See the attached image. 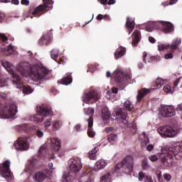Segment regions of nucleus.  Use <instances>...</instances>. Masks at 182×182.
Masks as SVG:
<instances>
[{
    "label": "nucleus",
    "mask_w": 182,
    "mask_h": 182,
    "mask_svg": "<svg viewBox=\"0 0 182 182\" xmlns=\"http://www.w3.org/2000/svg\"><path fill=\"white\" fill-rule=\"evenodd\" d=\"M134 167V158L133 156H128L124 159L122 162L118 163L114 168L111 170V174L114 173L130 174L133 171Z\"/></svg>",
    "instance_id": "obj_3"
},
{
    "label": "nucleus",
    "mask_w": 182,
    "mask_h": 182,
    "mask_svg": "<svg viewBox=\"0 0 182 182\" xmlns=\"http://www.w3.org/2000/svg\"><path fill=\"white\" fill-rule=\"evenodd\" d=\"M160 57L158 55L153 56L150 54H147V53H144V62L145 63H153V62H156V60H158Z\"/></svg>",
    "instance_id": "obj_21"
},
{
    "label": "nucleus",
    "mask_w": 182,
    "mask_h": 182,
    "mask_svg": "<svg viewBox=\"0 0 182 182\" xmlns=\"http://www.w3.org/2000/svg\"><path fill=\"white\" fill-rule=\"evenodd\" d=\"M149 160H151V161H157V160H159V156H157L156 155H151L149 156Z\"/></svg>",
    "instance_id": "obj_51"
},
{
    "label": "nucleus",
    "mask_w": 182,
    "mask_h": 182,
    "mask_svg": "<svg viewBox=\"0 0 182 182\" xmlns=\"http://www.w3.org/2000/svg\"><path fill=\"white\" fill-rule=\"evenodd\" d=\"M5 21V14L4 13H0V23Z\"/></svg>",
    "instance_id": "obj_57"
},
{
    "label": "nucleus",
    "mask_w": 182,
    "mask_h": 182,
    "mask_svg": "<svg viewBox=\"0 0 182 182\" xmlns=\"http://www.w3.org/2000/svg\"><path fill=\"white\" fill-rule=\"evenodd\" d=\"M45 151H46V144H43L38 151V154L41 157H42V154H43V153H45Z\"/></svg>",
    "instance_id": "obj_48"
},
{
    "label": "nucleus",
    "mask_w": 182,
    "mask_h": 182,
    "mask_svg": "<svg viewBox=\"0 0 182 182\" xmlns=\"http://www.w3.org/2000/svg\"><path fill=\"white\" fill-rule=\"evenodd\" d=\"M21 5H26V6H28V5H29V0H21Z\"/></svg>",
    "instance_id": "obj_59"
},
{
    "label": "nucleus",
    "mask_w": 182,
    "mask_h": 182,
    "mask_svg": "<svg viewBox=\"0 0 182 182\" xmlns=\"http://www.w3.org/2000/svg\"><path fill=\"white\" fill-rule=\"evenodd\" d=\"M106 166H107V161L105 159L99 160L95 164V166L94 167V171H99V170H103V168H105Z\"/></svg>",
    "instance_id": "obj_22"
},
{
    "label": "nucleus",
    "mask_w": 182,
    "mask_h": 182,
    "mask_svg": "<svg viewBox=\"0 0 182 182\" xmlns=\"http://www.w3.org/2000/svg\"><path fill=\"white\" fill-rule=\"evenodd\" d=\"M156 177H157L159 181H160L161 180V171L156 170Z\"/></svg>",
    "instance_id": "obj_55"
},
{
    "label": "nucleus",
    "mask_w": 182,
    "mask_h": 182,
    "mask_svg": "<svg viewBox=\"0 0 182 182\" xmlns=\"http://www.w3.org/2000/svg\"><path fill=\"white\" fill-rule=\"evenodd\" d=\"M6 86V80L4 78L0 79V87Z\"/></svg>",
    "instance_id": "obj_54"
},
{
    "label": "nucleus",
    "mask_w": 182,
    "mask_h": 182,
    "mask_svg": "<svg viewBox=\"0 0 182 182\" xmlns=\"http://www.w3.org/2000/svg\"><path fill=\"white\" fill-rule=\"evenodd\" d=\"M52 174V171H45L44 173L42 171L36 172L33 178L35 181L42 182L46 178V177H49Z\"/></svg>",
    "instance_id": "obj_17"
},
{
    "label": "nucleus",
    "mask_w": 182,
    "mask_h": 182,
    "mask_svg": "<svg viewBox=\"0 0 182 182\" xmlns=\"http://www.w3.org/2000/svg\"><path fill=\"white\" fill-rule=\"evenodd\" d=\"M178 85V81H176L174 83H173V88L172 89L171 87L168 85H165L164 87V91L166 92V93H170L171 95H173V93L174 92V91H176L178 89H177V85Z\"/></svg>",
    "instance_id": "obj_29"
},
{
    "label": "nucleus",
    "mask_w": 182,
    "mask_h": 182,
    "mask_svg": "<svg viewBox=\"0 0 182 182\" xmlns=\"http://www.w3.org/2000/svg\"><path fill=\"white\" fill-rule=\"evenodd\" d=\"M141 167L145 171H149V170L151 168V166H150V164H149V160H147V159H144L142 160Z\"/></svg>",
    "instance_id": "obj_38"
},
{
    "label": "nucleus",
    "mask_w": 182,
    "mask_h": 182,
    "mask_svg": "<svg viewBox=\"0 0 182 182\" xmlns=\"http://www.w3.org/2000/svg\"><path fill=\"white\" fill-rule=\"evenodd\" d=\"M173 56L174 55L171 53H166V54L164 55V58L166 60H168V59H173Z\"/></svg>",
    "instance_id": "obj_52"
},
{
    "label": "nucleus",
    "mask_w": 182,
    "mask_h": 182,
    "mask_svg": "<svg viewBox=\"0 0 182 182\" xmlns=\"http://www.w3.org/2000/svg\"><path fill=\"white\" fill-rule=\"evenodd\" d=\"M158 133L164 139L173 138L177 136V130L171 126H164L158 128Z\"/></svg>",
    "instance_id": "obj_9"
},
{
    "label": "nucleus",
    "mask_w": 182,
    "mask_h": 182,
    "mask_svg": "<svg viewBox=\"0 0 182 182\" xmlns=\"http://www.w3.org/2000/svg\"><path fill=\"white\" fill-rule=\"evenodd\" d=\"M117 134H112L108 136V141L110 144H114L117 141Z\"/></svg>",
    "instance_id": "obj_41"
},
{
    "label": "nucleus",
    "mask_w": 182,
    "mask_h": 182,
    "mask_svg": "<svg viewBox=\"0 0 182 182\" xmlns=\"http://www.w3.org/2000/svg\"><path fill=\"white\" fill-rule=\"evenodd\" d=\"M99 151V148L97 146L95 147L91 151L88 153V157L90 160H97V156L96 154Z\"/></svg>",
    "instance_id": "obj_36"
},
{
    "label": "nucleus",
    "mask_w": 182,
    "mask_h": 182,
    "mask_svg": "<svg viewBox=\"0 0 182 182\" xmlns=\"http://www.w3.org/2000/svg\"><path fill=\"white\" fill-rule=\"evenodd\" d=\"M21 127L22 129V130H28V129L29 128V125H28L27 124H23L21 125Z\"/></svg>",
    "instance_id": "obj_58"
},
{
    "label": "nucleus",
    "mask_w": 182,
    "mask_h": 182,
    "mask_svg": "<svg viewBox=\"0 0 182 182\" xmlns=\"http://www.w3.org/2000/svg\"><path fill=\"white\" fill-rule=\"evenodd\" d=\"M112 78L114 79L115 82H117L119 86H122L126 85L127 80L130 79V74L126 75L122 68H117L112 73Z\"/></svg>",
    "instance_id": "obj_6"
},
{
    "label": "nucleus",
    "mask_w": 182,
    "mask_h": 182,
    "mask_svg": "<svg viewBox=\"0 0 182 182\" xmlns=\"http://www.w3.org/2000/svg\"><path fill=\"white\" fill-rule=\"evenodd\" d=\"M75 176L72 175V172H65L63 175L62 182H73Z\"/></svg>",
    "instance_id": "obj_32"
},
{
    "label": "nucleus",
    "mask_w": 182,
    "mask_h": 182,
    "mask_svg": "<svg viewBox=\"0 0 182 182\" xmlns=\"http://www.w3.org/2000/svg\"><path fill=\"white\" fill-rule=\"evenodd\" d=\"M99 99H100V94L93 90L85 92L82 96V102L87 105H92Z\"/></svg>",
    "instance_id": "obj_10"
},
{
    "label": "nucleus",
    "mask_w": 182,
    "mask_h": 182,
    "mask_svg": "<svg viewBox=\"0 0 182 182\" xmlns=\"http://www.w3.org/2000/svg\"><path fill=\"white\" fill-rule=\"evenodd\" d=\"M40 165L41 161H39V158H38V156H34L32 159L28 160L26 168H24V172L31 174L32 171H33L35 168H38Z\"/></svg>",
    "instance_id": "obj_15"
},
{
    "label": "nucleus",
    "mask_w": 182,
    "mask_h": 182,
    "mask_svg": "<svg viewBox=\"0 0 182 182\" xmlns=\"http://www.w3.org/2000/svg\"><path fill=\"white\" fill-rule=\"evenodd\" d=\"M52 41V38L50 36L46 35V36H43L42 38H40L38 41V44L41 46H44L46 45H48V43H50Z\"/></svg>",
    "instance_id": "obj_30"
},
{
    "label": "nucleus",
    "mask_w": 182,
    "mask_h": 182,
    "mask_svg": "<svg viewBox=\"0 0 182 182\" xmlns=\"http://www.w3.org/2000/svg\"><path fill=\"white\" fill-rule=\"evenodd\" d=\"M0 97H1V99L5 100V99H6L7 95L5 92H0Z\"/></svg>",
    "instance_id": "obj_60"
},
{
    "label": "nucleus",
    "mask_w": 182,
    "mask_h": 182,
    "mask_svg": "<svg viewBox=\"0 0 182 182\" xmlns=\"http://www.w3.org/2000/svg\"><path fill=\"white\" fill-rule=\"evenodd\" d=\"M124 107L127 112H132L133 109H134V106H133V103L132 102L127 100L124 102Z\"/></svg>",
    "instance_id": "obj_39"
},
{
    "label": "nucleus",
    "mask_w": 182,
    "mask_h": 182,
    "mask_svg": "<svg viewBox=\"0 0 182 182\" xmlns=\"http://www.w3.org/2000/svg\"><path fill=\"white\" fill-rule=\"evenodd\" d=\"M163 177L165 181H170L171 180V175L170 173H165L163 174Z\"/></svg>",
    "instance_id": "obj_49"
},
{
    "label": "nucleus",
    "mask_w": 182,
    "mask_h": 182,
    "mask_svg": "<svg viewBox=\"0 0 182 182\" xmlns=\"http://www.w3.org/2000/svg\"><path fill=\"white\" fill-rule=\"evenodd\" d=\"M149 41L151 43H156V39L153 37H149Z\"/></svg>",
    "instance_id": "obj_63"
},
{
    "label": "nucleus",
    "mask_w": 182,
    "mask_h": 182,
    "mask_svg": "<svg viewBox=\"0 0 182 182\" xmlns=\"http://www.w3.org/2000/svg\"><path fill=\"white\" fill-rule=\"evenodd\" d=\"M29 136L18 138L14 143V147L17 151H26L29 150Z\"/></svg>",
    "instance_id": "obj_8"
},
{
    "label": "nucleus",
    "mask_w": 182,
    "mask_h": 182,
    "mask_svg": "<svg viewBox=\"0 0 182 182\" xmlns=\"http://www.w3.org/2000/svg\"><path fill=\"white\" fill-rule=\"evenodd\" d=\"M132 46H137V43L140 42V39H141V33H140V30L136 29L132 33Z\"/></svg>",
    "instance_id": "obj_19"
},
{
    "label": "nucleus",
    "mask_w": 182,
    "mask_h": 182,
    "mask_svg": "<svg viewBox=\"0 0 182 182\" xmlns=\"http://www.w3.org/2000/svg\"><path fill=\"white\" fill-rule=\"evenodd\" d=\"M160 28V21H150L147 23L146 29L147 32H153L154 29H159Z\"/></svg>",
    "instance_id": "obj_20"
},
{
    "label": "nucleus",
    "mask_w": 182,
    "mask_h": 182,
    "mask_svg": "<svg viewBox=\"0 0 182 182\" xmlns=\"http://www.w3.org/2000/svg\"><path fill=\"white\" fill-rule=\"evenodd\" d=\"M16 72L21 73L24 77H31L34 82H41L45 79L46 75L49 73V69L43 66L40 65H33L29 71L23 72L21 65H18L16 68Z\"/></svg>",
    "instance_id": "obj_1"
},
{
    "label": "nucleus",
    "mask_w": 182,
    "mask_h": 182,
    "mask_svg": "<svg viewBox=\"0 0 182 182\" xmlns=\"http://www.w3.org/2000/svg\"><path fill=\"white\" fill-rule=\"evenodd\" d=\"M148 93H150V90L143 88L141 90H139L136 97L137 102H141V99L144 98L146 96V95H148Z\"/></svg>",
    "instance_id": "obj_33"
},
{
    "label": "nucleus",
    "mask_w": 182,
    "mask_h": 182,
    "mask_svg": "<svg viewBox=\"0 0 182 182\" xmlns=\"http://www.w3.org/2000/svg\"><path fill=\"white\" fill-rule=\"evenodd\" d=\"M68 167L71 173L77 174V173L82 170V167H83V164H82V158L76 156L69 159Z\"/></svg>",
    "instance_id": "obj_7"
},
{
    "label": "nucleus",
    "mask_w": 182,
    "mask_h": 182,
    "mask_svg": "<svg viewBox=\"0 0 182 182\" xmlns=\"http://www.w3.org/2000/svg\"><path fill=\"white\" fill-rule=\"evenodd\" d=\"M88 123V129H87V134L91 139L96 136V132L93 130V117H90V118L87 120Z\"/></svg>",
    "instance_id": "obj_18"
},
{
    "label": "nucleus",
    "mask_w": 182,
    "mask_h": 182,
    "mask_svg": "<svg viewBox=\"0 0 182 182\" xmlns=\"http://www.w3.org/2000/svg\"><path fill=\"white\" fill-rule=\"evenodd\" d=\"M119 93V89L117 87H112L111 91H107L106 94L107 99H113L114 100H117V97L116 95Z\"/></svg>",
    "instance_id": "obj_24"
},
{
    "label": "nucleus",
    "mask_w": 182,
    "mask_h": 182,
    "mask_svg": "<svg viewBox=\"0 0 182 182\" xmlns=\"http://www.w3.org/2000/svg\"><path fill=\"white\" fill-rule=\"evenodd\" d=\"M92 172L90 169L84 170L80 173V177H87V180L85 182H95L93 178H92Z\"/></svg>",
    "instance_id": "obj_27"
},
{
    "label": "nucleus",
    "mask_w": 182,
    "mask_h": 182,
    "mask_svg": "<svg viewBox=\"0 0 182 182\" xmlns=\"http://www.w3.org/2000/svg\"><path fill=\"white\" fill-rule=\"evenodd\" d=\"M153 149H154V146L152 144H149L146 147V150L148 151H151V150H153Z\"/></svg>",
    "instance_id": "obj_61"
},
{
    "label": "nucleus",
    "mask_w": 182,
    "mask_h": 182,
    "mask_svg": "<svg viewBox=\"0 0 182 182\" xmlns=\"http://www.w3.org/2000/svg\"><path fill=\"white\" fill-rule=\"evenodd\" d=\"M163 85H164V80L163 78H156L155 82L152 83V87L154 90H157V89H160Z\"/></svg>",
    "instance_id": "obj_31"
},
{
    "label": "nucleus",
    "mask_w": 182,
    "mask_h": 182,
    "mask_svg": "<svg viewBox=\"0 0 182 182\" xmlns=\"http://www.w3.org/2000/svg\"><path fill=\"white\" fill-rule=\"evenodd\" d=\"M50 124H52V119H46L44 121V127H45L46 130H48V127H50Z\"/></svg>",
    "instance_id": "obj_47"
},
{
    "label": "nucleus",
    "mask_w": 182,
    "mask_h": 182,
    "mask_svg": "<svg viewBox=\"0 0 182 182\" xmlns=\"http://www.w3.org/2000/svg\"><path fill=\"white\" fill-rule=\"evenodd\" d=\"M72 82H73V80L72 79V75H70V74L67 75L62 79V85H65V86L70 85Z\"/></svg>",
    "instance_id": "obj_37"
},
{
    "label": "nucleus",
    "mask_w": 182,
    "mask_h": 182,
    "mask_svg": "<svg viewBox=\"0 0 182 182\" xmlns=\"http://www.w3.org/2000/svg\"><path fill=\"white\" fill-rule=\"evenodd\" d=\"M159 30L164 33H171L174 31V26L168 21H159Z\"/></svg>",
    "instance_id": "obj_16"
},
{
    "label": "nucleus",
    "mask_w": 182,
    "mask_h": 182,
    "mask_svg": "<svg viewBox=\"0 0 182 182\" xmlns=\"http://www.w3.org/2000/svg\"><path fill=\"white\" fill-rule=\"evenodd\" d=\"M0 41H2L4 43H6V41H8V37L4 33H0Z\"/></svg>",
    "instance_id": "obj_50"
},
{
    "label": "nucleus",
    "mask_w": 182,
    "mask_h": 182,
    "mask_svg": "<svg viewBox=\"0 0 182 182\" xmlns=\"http://www.w3.org/2000/svg\"><path fill=\"white\" fill-rule=\"evenodd\" d=\"M112 180V174L107 173L101 177L100 182H110Z\"/></svg>",
    "instance_id": "obj_44"
},
{
    "label": "nucleus",
    "mask_w": 182,
    "mask_h": 182,
    "mask_svg": "<svg viewBox=\"0 0 182 182\" xmlns=\"http://www.w3.org/2000/svg\"><path fill=\"white\" fill-rule=\"evenodd\" d=\"M50 56L51 59L56 60V59L59 58V50L56 48L53 49L50 53Z\"/></svg>",
    "instance_id": "obj_43"
},
{
    "label": "nucleus",
    "mask_w": 182,
    "mask_h": 182,
    "mask_svg": "<svg viewBox=\"0 0 182 182\" xmlns=\"http://www.w3.org/2000/svg\"><path fill=\"white\" fill-rule=\"evenodd\" d=\"M32 129L36 130V136H37V137L39 139H43V136H45L43 131H42L41 129H36V126H33Z\"/></svg>",
    "instance_id": "obj_40"
},
{
    "label": "nucleus",
    "mask_w": 182,
    "mask_h": 182,
    "mask_svg": "<svg viewBox=\"0 0 182 182\" xmlns=\"http://www.w3.org/2000/svg\"><path fill=\"white\" fill-rule=\"evenodd\" d=\"M75 129L76 132H82V130H83V129H82V125H80V124H77L75 126Z\"/></svg>",
    "instance_id": "obj_56"
},
{
    "label": "nucleus",
    "mask_w": 182,
    "mask_h": 182,
    "mask_svg": "<svg viewBox=\"0 0 182 182\" xmlns=\"http://www.w3.org/2000/svg\"><path fill=\"white\" fill-rule=\"evenodd\" d=\"M165 49H170V44L161 43L158 44V50H159V52H161V50H165Z\"/></svg>",
    "instance_id": "obj_42"
},
{
    "label": "nucleus",
    "mask_w": 182,
    "mask_h": 182,
    "mask_svg": "<svg viewBox=\"0 0 182 182\" xmlns=\"http://www.w3.org/2000/svg\"><path fill=\"white\" fill-rule=\"evenodd\" d=\"M6 50H7V52H9L11 55L12 52H14V46H12L11 44L9 45L8 48H6Z\"/></svg>",
    "instance_id": "obj_53"
},
{
    "label": "nucleus",
    "mask_w": 182,
    "mask_h": 182,
    "mask_svg": "<svg viewBox=\"0 0 182 182\" xmlns=\"http://www.w3.org/2000/svg\"><path fill=\"white\" fill-rule=\"evenodd\" d=\"M52 114V108L48 107L45 105L37 106V114L30 117L31 122H34V123H42L43 121V117L40 118L39 116H43L44 117H48Z\"/></svg>",
    "instance_id": "obj_5"
},
{
    "label": "nucleus",
    "mask_w": 182,
    "mask_h": 182,
    "mask_svg": "<svg viewBox=\"0 0 182 182\" xmlns=\"http://www.w3.org/2000/svg\"><path fill=\"white\" fill-rule=\"evenodd\" d=\"M11 4L13 5H19V0H11Z\"/></svg>",
    "instance_id": "obj_62"
},
{
    "label": "nucleus",
    "mask_w": 182,
    "mask_h": 182,
    "mask_svg": "<svg viewBox=\"0 0 182 182\" xmlns=\"http://www.w3.org/2000/svg\"><path fill=\"white\" fill-rule=\"evenodd\" d=\"M1 65L5 68L6 70L11 75V81L13 82V85H16L17 89H20L22 90L23 93L24 95H31L32 92H33V90L31 88V87H25L23 85H22V81H21V77L16 74V72H15L14 69L15 67L11 64L8 60H1Z\"/></svg>",
    "instance_id": "obj_2"
},
{
    "label": "nucleus",
    "mask_w": 182,
    "mask_h": 182,
    "mask_svg": "<svg viewBox=\"0 0 182 182\" xmlns=\"http://www.w3.org/2000/svg\"><path fill=\"white\" fill-rule=\"evenodd\" d=\"M50 147L58 151L60 149V141L58 138H52L50 140Z\"/></svg>",
    "instance_id": "obj_26"
},
{
    "label": "nucleus",
    "mask_w": 182,
    "mask_h": 182,
    "mask_svg": "<svg viewBox=\"0 0 182 182\" xmlns=\"http://www.w3.org/2000/svg\"><path fill=\"white\" fill-rule=\"evenodd\" d=\"M160 114L163 117H173L176 116V108L173 105H161Z\"/></svg>",
    "instance_id": "obj_13"
},
{
    "label": "nucleus",
    "mask_w": 182,
    "mask_h": 182,
    "mask_svg": "<svg viewBox=\"0 0 182 182\" xmlns=\"http://www.w3.org/2000/svg\"><path fill=\"white\" fill-rule=\"evenodd\" d=\"M84 112L85 114H87V116H93V114H95V109L92 108H85Z\"/></svg>",
    "instance_id": "obj_46"
},
{
    "label": "nucleus",
    "mask_w": 182,
    "mask_h": 182,
    "mask_svg": "<svg viewBox=\"0 0 182 182\" xmlns=\"http://www.w3.org/2000/svg\"><path fill=\"white\" fill-rule=\"evenodd\" d=\"M102 119L105 124H107V123H109V121L110 120V112H109L107 108L106 112H105V110H102Z\"/></svg>",
    "instance_id": "obj_35"
},
{
    "label": "nucleus",
    "mask_w": 182,
    "mask_h": 182,
    "mask_svg": "<svg viewBox=\"0 0 182 182\" xmlns=\"http://www.w3.org/2000/svg\"><path fill=\"white\" fill-rule=\"evenodd\" d=\"M180 45H181V39L176 38L173 41L171 45L169 44V49L171 50H176V49H177Z\"/></svg>",
    "instance_id": "obj_34"
},
{
    "label": "nucleus",
    "mask_w": 182,
    "mask_h": 182,
    "mask_svg": "<svg viewBox=\"0 0 182 182\" xmlns=\"http://www.w3.org/2000/svg\"><path fill=\"white\" fill-rule=\"evenodd\" d=\"M138 180L139 181H143L144 180V182H156V180L153 179L151 176H146L142 171L138 173Z\"/></svg>",
    "instance_id": "obj_23"
},
{
    "label": "nucleus",
    "mask_w": 182,
    "mask_h": 182,
    "mask_svg": "<svg viewBox=\"0 0 182 182\" xmlns=\"http://www.w3.org/2000/svg\"><path fill=\"white\" fill-rule=\"evenodd\" d=\"M43 4H41L38 6L36 7L32 12V15L36 18H39L41 16V12L46 11L48 8L52 9L53 5V1L52 0H43Z\"/></svg>",
    "instance_id": "obj_11"
},
{
    "label": "nucleus",
    "mask_w": 182,
    "mask_h": 182,
    "mask_svg": "<svg viewBox=\"0 0 182 182\" xmlns=\"http://www.w3.org/2000/svg\"><path fill=\"white\" fill-rule=\"evenodd\" d=\"M11 161L9 159L6 160L3 164H0V176L4 178H10L13 177L12 172H11Z\"/></svg>",
    "instance_id": "obj_12"
},
{
    "label": "nucleus",
    "mask_w": 182,
    "mask_h": 182,
    "mask_svg": "<svg viewBox=\"0 0 182 182\" xmlns=\"http://www.w3.org/2000/svg\"><path fill=\"white\" fill-rule=\"evenodd\" d=\"M114 117H117L118 123L119 124H127V114L123 113V110L118 107H115V109L112 113Z\"/></svg>",
    "instance_id": "obj_14"
},
{
    "label": "nucleus",
    "mask_w": 182,
    "mask_h": 182,
    "mask_svg": "<svg viewBox=\"0 0 182 182\" xmlns=\"http://www.w3.org/2000/svg\"><path fill=\"white\" fill-rule=\"evenodd\" d=\"M134 20L130 19V18L127 17V22H126V28L128 29V33L130 35L132 32L134 30Z\"/></svg>",
    "instance_id": "obj_25"
},
{
    "label": "nucleus",
    "mask_w": 182,
    "mask_h": 182,
    "mask_svg": "<svg viewBox=\"0 0 182 182\" xmlns=\"http://www.w3.org/2000/svg\"><path fill=\"white\" fill-rule=\"evenodd\" d=\"M124 55H126V48L124 47H119L114 52L115 59H120V58H123Z\"/></svg>",
    "instance_id": "obj_28"
},
{
    "label": "nucleus",
    "mask_w": 182,
    "mask_h": 182,
    "mask_svg": "<svg viewBox=\"0 0 182 182\" xmlns=\"http://www.w3.org/2000/svg\"><path fill=\"white\" fill-rule=\"evenodd\" d=\"M18 113V107L14 102L4 105L0 101V119H14Z\"/></svg>",
    "instance_id": "obj_4"
},
{
    "label": "nucleus",
    "mask_w": 182,
    "mask_h": 182,
    "mask_svg": "<svg viewBox=\"0 0 182 182\" xmlns=\"http://www.w3.org/2000/svg\"><path fill=\"white\" fill-rule=\"evenodd\" d=\"M119 159V154H115L114 156H113V158H112V160L114 161H117V159Z\"/></svg>",
    "instance_id": "obj_64"
},
{
    "label": "nucleus",
    "mask_w": 182,
    "mask_h": 182,
    "mask_svg": "<svg viewBox=\"0 0 182 182\" xmlns=\"http://www.w3.org/2000/svg\"><path fill=\"white\" fill-rule=\"evenodd\" d=\"M53 130H59L62 127V122L59 120H55L52 124Z\"/></svg>",
    "instance_id": "obj_45"
}]
</instances>
